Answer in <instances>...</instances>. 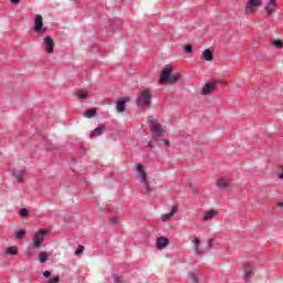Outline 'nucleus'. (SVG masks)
Returning <instances> with one entry per match:
<instances>
[{
	"mask_svg": "<svg viewBox=\"0 0 283 283\" xmlns=\"http://www.w3.org/2000/svg\"><path fill=\"white\" fill-rule=\"evenodd\" d=\"M85 251V247L78 245L77 249L75 250V255H81Z\"/></svg>",
	"mask_w": 283,
	"mask_h": 283,
	"instance_id": "cd10ccee",
	"label": "nucleus"
},
{
	"mask_svg": "<svg viewBox=\"0 0 283 283\" xmlns=\"http://www.w3.org/2000/svg\"><path fill=\"white\" fill-rule=\"evenodd\" d=\"M39 262L40 264H45V262H48V252L45 251L40 252Z\"/></svg>",
	"mask_w": 283,
	"mask_h": 283,
	"instance_id": "412c9836",
	"label": "nucleus"
},
{
	"mask_svg": "<svg viewBox=\"0 0 283 283\" xmlns=\"http://www.w3.org/2000/svg\"><path fill=\"white\" fill-rule=\"evenodd\" d=\"M103 134H105V125L104 124L97 126L95 129L92 130L91 138H96L98 136H103Z\"/></svg>",
	"mask_w": 283,
	"mask_h": 283,
	"instance_id": "f8f14e48",
	"label": "nucleus"
},
{
	"mask_svg": "<svg viewBox=\"0 0 283 283\" xmlns=\"http://www.w3.org/2000/svg\"><path fill=\"white\" fill-rule=\"evenodd\" d=\"M188 277H190V280H192V282H195V283L200 282L199 279H198V274H196L195 272H189Z\"/></svg>",
	"mask_w": 283,
	"mask_h": 283,
	"instance_id": "b1692460",
	"label": "nucleus"
},
{
	"mask_svg": "<svg viewBox=\"0 0 283 283\" xmlns=\"http://www.w3.org/2000/svg\"><path fill=\"white\" fill-rule=\"evenodd\" d=\"M184 52L186 53V54H193V46H191V45H185L184 46Z\"/></svg>",
	"mask_w": 283,
	"mask_h": 283,
	"instance_id": "bb28decb",
	"label": "nucleus"
},
{
	"mask_svg": "<svg viewBox=\"0 0 283 283\" xmlns=\"http://www.w3.org/2000/svg\"><path fill=\"white\" fill-rule=\"evenodd\" d=\"M163 140H164L166 147H169V145H171V143L169 142V139H163Z\"/></svg>",
	"mask_w": 283,
	"mask_h": 283,
	"instance_id": "4c0bfd02",
	"label": "nucleus"
},
{
	"mask_svg": "<svg viewBox=\"0 0 283 283\" xmlns=\"http://www.w3.org/2000/svg\"><path fill=\"white\" fill-rule=\"evenodd\" d=\"M260 6H262L260 0H249V2L245 4L247 14H249L251 10H255V8H260Z\"/></svg>",
	"mask_w": 283,
	"mask_h": 283,
	"instance_id": "1a4fd4ad",
	"label": "nucleus"
},
{
	"mask_svg": "<svg viewBox=\"0 0 283 283\" xmlns=\"http://www.w3.org/2000/svg\"><path fill=\"white\" fill-rule=\"evenodd\" d=\"M136 105L137 107H140V109H147V107H150L151 92L149 90L142 91L137 97Z\"/></svg>",
	"mask_w": 283,
	"mask_h": 283,
	"instance_id": "7ed1b4c3",
	"label": "nucleus"
},
{
	"mask_svg": "<svg viewBox=\"0 0 283 283\" xmlns=\"http://www.w3.org/2000/svg\"><path fill=\"white\" fill-rule=\"evenodd\" d=\"M170 76H171V65H166L160 73L159 83L160 84L167 83V81H169Z\"/></svg>",
	"mask_w": 283,
	"mask_h": 283,
	"instance_id": "0eeeda50",
	"label": "nucleus"
},
{
	"mask_svg": "<svg viewBox=\"0 0 283 283\" xmlns=\"http://www.w3.org/2000/svg\"><path fill=\"white\" fill-rule=\"evenodd\" d=\"M193 243V249H195V255H201L202 254V251L200 250V239H195L192 241Z\"/></svg>",
	"mask_w": 283,
	"mask_h": 283,
	"instance_id": "f3484780",
	"label": "nucleus"
},
{
	"mask_svg": "<svg viewBox=\"0 0 283 283\" xmlns=\"http://www.w3.org/2000/svg\"><path fill=\"white\" fill-rule=\"evenodd\" d=\"M11 3H21V0H11Z\"/></svg>",
	"mask_w": 283,
	"mask_h": 283,
	"instance_id": "ea45409f",
	"label": "nucleus"
},
{
	"mask_svg": "<svg viewBox=\"0 0 283 283\" xmlns=\"http://www.w3.org/2000/svg\"><path fill=\"white\" fill-rule=\"evenodd\" d=\"M168 244H169V239L165 237H159L157 239L156 247L157 249H159V251H163V249H165V247H167Z\"/></svg>",
	"mask_w": 283,
	"mask_h": 283,
	"instance_id": "4468645a",
	"label": "nucleus"
},
{
	"mask_svg": "<svg viewBox=\"0 0 283 283\" xmlns=\"http://www.w3.org/2000/svg\"><path fill=\"white\" fill-rule=\"evenodd\" d=\"M111 222H112V224H118V219H116V218H113L112 220H111Z\"/></svg>",
	"mask_w": 283,
	"mask_h": 283,
	"instance_id": "e433bc0d",
	"label": "nucleus"
},
{
	"mask_svg": "<svg viewBox=\"0 0 283 283\" xmlns=\"http://www.w3.org/2000/svg\"><path fill=\"white\" fill-rule=\"evenodd\" d=\"M25 169L15 170L12 172V177L14 178V180H17L19 185H21V182H23V178H25Z\"/></svg>",
	"mask_w": 283,
	"mask_h": 283,
	"instance_id": "9d476101",
	"label": "nucleus"
},
{
	"mask_svg": "<svg viewBox=\"0 0 283 283\" xmlns=\"http://www.w3.org/2000/svg\"><path fill=\"white\" fill-rule=\"evenodd\" d=\"M43 275H44L45 277H52V272H50V271H44V272H43Z\"/></svg>",
	"mask_w": 283,
	"mask_h": 283,
	"instance_id": "f704fd0d",
	"label": "nucleus"
},
{
	"mask_svg": "<svg viewBox=\"0 0 283 283\" xmlns=\"http://www.w3.org/2000/svg\"><path fill=\"white\" fill-rule=\"evenodd\" d=\"M77 98L78 101H85V98H87V93H84V92L78 93Z\"/></svg>",
	"mask_w": 283,
	"mask_h": 283,
	"instance_id": "2f4dec72",
	"label": "nucleus"
},
{
	"mask_svg": "<svg viewBox=\"0 0 283 283\" xmlns=\"http://www.w3.org/2000/svg\"><path fill=\"white\" fill-rule=\"evenodd\" d=\"M272 43H273V45H274L275 48H279V49H282V48H283V42L280 41V40H274Z\"/></svg>",
	"mask_w": 283,
	"mask_h": 283,
	"instance_id": "c85d7f7f",
	"label": "nucleus"
},
{
	"mask_svg": "<svg viewBox=\"0 0 283 283\" xmlns=\"http://www.w3.org/2000/svg\"><path fill=\"white\" fill-rule=\"evenodd\" d=\"M148 125L150 129V134L153 136V140H156V143L160 142V138H163V125L158 123V119L155 118H149L148 119Z\"/></svg>",
	"mask_w": 283,
	"mask_h": 283,
	"instance_id": "f03ea898",
	"label": "nucleus"
},
{
	"mask_svg": "<svg viewBox=\"0 0 283 283\" xmlns=\"http://www.w3.org/2000/svg\"><path fill=\"white\" fill-rule=\"evenodd\" d=\"M135 170L137 171L143 185L146 187V193H151V188L149 187V181H147V174L143 169V165H135Z\"/></svg>",
	"mask_w": 283,
	"mask_h": 283,
	"instance_id": "20e7f679",
	"label": "nucleus"
},
{
	"mask_svg": "<svg viewBox=\"0 0 283 283\" xmlns=\"http://www.w3.org/2000/svg\"><path fill=\"white\" fill-rule=\"evenodd\" d=\"M279 178L280 180H283V168H282V171L279 174Z\"/></svg>",
	"mask_w": 283,
	"mask_h": 283,
	"instance_id": "58836bf2",
	"label": "nucleus"
},
{
	"mask_svg": "<svg viewBox=\"0 0 283 283\" xmlns=\"http://www.w3.org/2000/svg\"><path fill=\"white\" fill-rule=\"evenodd\" d=\"M208 248L213 249V239L208 240Z\"/></svg>",
	"mask_w": 283,
	"mask_h": 283,
	"instance_id": "72a5a7b5",
	"label": "nucleus"
},
{
	"mask_svg": "<svg viewBox=\"0 0 283 283\" xmlns=\"http://www.w3.org/2000/svg\"><path fill=\"white\" fill-rule=\"evenodd\" d=\"M129 103V97H124L117 101L116 109L117 112H126L125 104Z\"/></svg>",
	"mask_w": 283,
	"mask_h": 283,
	"instance_id": "2eb2a0df",
	"label": "nucleus"
},
{
	"mask_svg": "<svg viewBox=\"0 0 283 283\" xmlns=\"http://www.w3.org/2000/svg\"><path fill=\"white\" fill-rule=\"evenodd\" d=\"M277 8V2L275 0H270L268 2V6L265 7V12L269 17H271V14L273 12H275V9Z\"/></svg>",
	"mask_w": 283,
	"mask_h": 283,
	"instance_id": "9b49d317",
	"label": "nucleus"
},
{
	"mask_svg": "<svg viewBox=\"0 0 283 283\" xmlns=\"http://www.w3.org/2000/svg\"><path fill=\"white\" fill-rule=\"evenodd\" d=\"M147 147H149L150 149H154V142L149 140L147 144Z\"/></svg>",
	"mask_w": 283,
	"mask_h": 283,
	"instance_id": "c9c22d12",
	"label": "nucleus"
},
{
	"mask_svg": "<svg viewBox=\"0 0 283 283\" xmlns=\"http://www.w3.org/2000/svg\"><path fill=\"white\" fill-rule=\"evenodd\" d=\"M244 280L245 282H249V280H251V269L245 270Z\"/></svg>",
	"mask_w": 283,
	"mask_h": 283,
	"instance_id": "c756f323",
	"label": "nucleus"
},
{
	"mask_svg": "<svg viewBox=\"0 0 283 283\" xmlns=\"http://www.w3.org/2000/svg\"><path fill=\"white\" fill-rule=\"evenodd\" d=\"M113 282L114 283H125V281L123 280V276L114 274L113 275Z\"/></svg>",
	"mask_w": 283,
	"mask_h": 283,
	"instance_id": "a878e982",
	"label": "nucleus"
},
{
	"mask_svg": "<svg viewBox=\"0 0 283 283\" xmlns=\"http://www.w3.org/2000/svg\"><path fill=\"white\" fill-rule=\"evenodd\" d=\"M216 185L218 189H220V191H230L231 189V187L229 186V181H227V179L224 178L218 179Z\"/></svg>",
	"mask_w": 283,
	"mask_h": 283,
	"instance_id": "6e6552de",
	"label": "nucleus"
},
{
	"mask_svg": "<svg viewBox=\"0 0 283 283\" xmlns=\"http://www.w3.org/2000/svg\"><path fill=\"white\" fill-rule=\"evenodd\" d=\"M279 207H281V208H282V207H283V203H279Z\"/></svg>",
	"mask_w": 283,
	"mask_h": 283,
	"instance_id": "a19ab883",
	"label": "nucleus"
},
{
	"mask_svg": "<svg viewBox=\"0 0 283 283\" xmlns=\"http://www.w3.org/2000/svg\"><path fill=\"white\" fill-rule=\"evenodd\" d=\"M44 51L46 54H54V39L52 36H44Z\"/></svg>",
	"mask_w": 283,
	"mask_h": 283,
	"instance_id": "423d86ee",
	"label": "nucleus"
},
{
	"mask_svg": "<svg viewBox=\"0 0 283 283\" xmlns=\"http://www.w3.org/2000/svg\"><path fill=\"white\" fill-rule=\"evenodd\" d=\"M45 235H48V230H39L33 237V243L28 247L27 255L32 258L34 255V249H41V244H43V240H45Z\"/></svg>",
	"mask_w": 283,
	"mask_h": 283,
	"instance_id": "f257e3e1",
	"label": "nucleus"
},
{
	"mask_svg": "<svg viewBox=\"0 0 283 283\" xmlns=\"http://www.w3.org/2000/svg\"><path fill=\"white\" fill-rule=\"evenodd\" d=\"M202 59H205V61H213V52H211L209 49H206L202 52Z\"/></svg>",
	"mask_w": 283,
	"mask_h": 283,
	"instance_id": "6ab92c4d",
	"label": "nucleus"
},
{
	"mask_svg": "<svg viewBox=\"0 0 283 283\" xmlns=\"http://www.w3.org/2000/svg\"><path fill=\"white\" fill-rule=\"evenodd\" d=\"M20 216H21L22 218H25V216H28V209L22 208V209L20 210Z\"/></svg>",
	"mask_w": 283,
	"mask_h": 283,
	"instance_id": "473e14b6",
	"label": "nucleus"
},
{
	"mask_svg": "<svg viewBox=\"0 0 283 283\" xmlns=\"http://www.w3.org/2000/svg\"><path fill=\"white\" fill-rule=\"evenodd\" d=\"M17 253H19L17 245H11L6 250V255H17Z\"/></svg>",
	"mask_w": 283,
	"mask_h": 283,
	"instance_id": "aec40b11",
	"label": "nucleus"
},
{
	"mask_svg": "<svg viewBox=\"0 0 283 283\" xmlns=\"http://www.w3.org/2000/svg\"><path fill=\"white\" fill-rule=\"evenodd\" d=\"M218 216V211L216 210H209L206 213H203V221L207 222V220H213Z\"/></svg>",
	"mask_w": 283,
	"mask_h": 283,
	"instance_id": "dca6fc26",
	"label": "nucleus"
},
{
	"mask_svg": "<svg viewBox=\"0 0 283 283\" xmlns=\"http://www.w3.org/2000/svg\"><path fill=\"white\" fill-rule=\"evenodd\" d=\"M179 78H180V73H175V74L170 75L168 82L176 83V81H178Z\"/></svg>",
	"mask_w": 283,
	"mask_h": 283,
	"instance_id": "393cba45",
	"label": "nucleus"
},
{
	"mask_svg": "<svg viewBox=\"0 0 283 283\" xmlns=\"http://www.w3.org/2000/svg\"><path fill=\"white\" fill-rule=\"evenodd\" d=\"M34 32L36 34H45L48 32V27H43V17L41 14L34 18Z\"/></svg>",
	"mask_w": 283,
	"mask_h": 283,
	"instance_id": "39448f33",
	"label": "nucleus"
},
{
	"mask_svg": "<svg viewBox=\"0 0 283 283\" xmlns=\"http://www.w3.org/2000/svg\"><path fill=\"white\" fill-rule=\"evenodd\" d=\"M25 229H20L18 231H15V240H21V238H24L25 237Z\"/></svg>",
	"mask_w": 283,
	"mask_h": 283,
	"instance_id": "5701e85b",
	"label": "nucleus"
},
{
	"mask_svg": "<svg viewBox=\"0 0 283 283\" xmlns=\"http://www.w3.org/2000/svg\"><path fill=\"white\" fill-rule=\"evenodd\" d=\"M213 90H216V87L212 84L207 83L202 90H201V94H203V96H207V94H209L210 92H213Z\"/></svg>",
	"mask_w": 283,
	"mask_h": 283,
	"instance_id": "a211bd4d",
	"label": "nucleus"
},
{
	"mask_svg": "<svg viewBox=\"0 0 283 283\" xmlns=\"http://www.w3.org/2000/svg\"><path fill=\"white\" fill-rule=\"evenodd\" d=\"M84 116H85L86 118H94V116H96V109H95V108L87 109V111L84 113Z\"/></svg>",
	"mask_w": 283,
	"mask_h": 283,
	"instance_id": "4be33fe9",
	"label": "nucleus"
},
{
	"mask_svg": "<svg viewBox=\"0 0 283 283\" xmlns=\"http://www.w3.org/2000/svg\"><path fill=\"white\" fill-rule=\"evenodd\" d=\"M61 282V277L60 276H53L51 279H49L48 283H59Z\"/></svg>",
	"mask_w": 283,
	"mask_h": 283,
	"instance_id": "7c9ffc66",
	"label": "nucleus"
},
{
	"mask_svg": "<svg viewBox=\"0 0 283 283\" xmlns=\"http://www.w3.org/2000/svg\"><path fill=\"white\" fill-rule=\"evenodd\" d=\"M176 211H178V207L174 206L170 212H168L166 214H161L160 220L163 222H167V220H171V218H174V216H176Z\"/></svg>",
	"mask_w": 283,
	"mask_h": 283,
	"instance_id": "ddd939ff",
	"label": "nucleus"
}]
</instances>
